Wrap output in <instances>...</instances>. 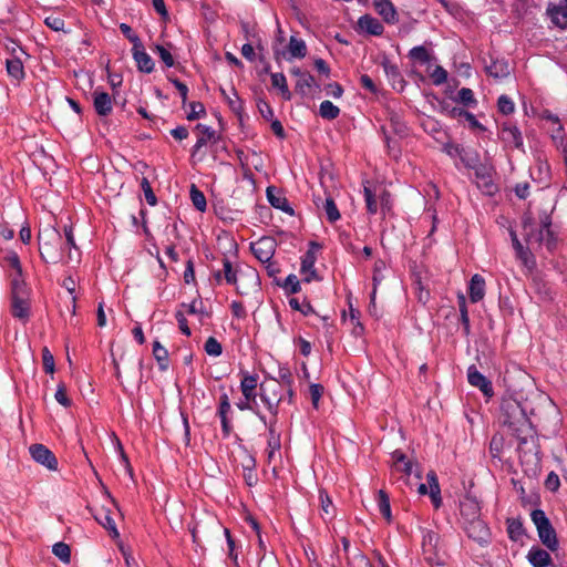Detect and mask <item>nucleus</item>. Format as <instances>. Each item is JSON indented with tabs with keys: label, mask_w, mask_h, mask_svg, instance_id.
<instances>
[{
	"label": "nucleus",
	"mask_w": 567,
	"mask_h": 567,
	"mask_svg": "<svg viewBox=\"0 0 567 567\" xmlns=\"http://www.w3.org/2000/svg\"><path fill=\"white\" fill-rule=\"evenodd\" d=\"M503 423L509 427L518 442L519 457L537 454L535 430L528 414H534L529 402L505 398L501 403Z\"/></svg>",
	"instance_id": "nucleus-1"
},
{
	"label": "nucleus",
	"mask_w": 567,
	"mask_h": 567,
	"mask_svg": "<svg viewBox=\"0 0 567 567\" xmlns=\"http://www.w3.org/2000/svg\"><path fill=\"white\" fill-rule=\"evenodd\" d=\"M221 277L227 284L236 286L237 291L241 295L247 293L248 288L256 290L259 287V276L255 269L234 268L228 258L223 259V270L215 274L217 281H220Z\"/></svg>",
	"instance_id": "nucleus-2"
},
{
	"label": "nucleus",
	"mask_w": 567,
	"mask_h": 567,
	"mask_svg": "<svg viewBox=\"0 0 567 567\" xmlns=\"http://www.w3.org/2000/svg\"><path fill=\"white\" fill-rule=\"evenodd\" d=\"M11 315L27 322L30 317V292L23 278L11 279Z\"/></svg>",
	"instance_id": "nucleus-3"
},
{
	"label": "nucleus",
	"mask_w": 567,
	"mask_h": 567,
	"mask_svg": "<svg viewBox=\"0 0 567 567\" xmlns=\"http://www.w3.org/2000/svg\"><path fill=\"white\" fill-rule=\"evenodd\" d=\"M39 250L45 262L56 264L60 260L58 246L61 245V235L54 227H47L38 235Z\"/></svg>",
	"instance_id": "nucleus-4"
},
{
	"label": "nucleus",
	"mask_w": 567,
	"mask_h": 567,
	"mask_svg": "<svg viewBox=\"0 0 567 567\" xmlns=\"http://www.w3.org/2000/svg\"><path fill=\"white\" fill-rule=\"evenodd\" d=\"M530 518L536 526L542 544L550 551H556L559 546L557 534L545 512L543 509H534L530 513Z\"/></svg>",
	"instance_id": "nucleus-5"
},
{
	"label": "nucleus",
	"mask_w": 567,
	"mask_h": 567,
	"mask_svg": "<svg viewBox=\"0 0 567 567\" xmlns=\"http://www.w3.org/2000/svg\"><path fill=\"white\" fill-rule=\"evenodd\" d=\"M463 529L468 538L473 539L478 545L486 546L489 543V528L481 518L463 523Z\"/></svg>",
	"instance_id": "nucleus-6"
},
{
	"label": "nucleus",
	"mask_w": 567,
	"mask_h": 567,
	"mask_svg": "<svg viewBox=\"0 0 567 567\" xmlns=\"http://www.w3.org/2000/svg\"><path fill=\"white\" fill-rule=\"evenodd\" d=\"M321 248L316 241H310L308 251L301 259V274L305 276L303 280L310 282L313 279H318L315 264L317 261V251Z\"/></svg>",
	"instance_id": "nucleus-7"
},
{
	"label": "nucleus",
	"mask_w": 567,
	"mask_h": 567,
	"mask_svg": "<svg viewBox=\"0 0 567 567\" xmlns=\"http://www.w3.org/2000/svg\"><path fill=\"white\" fill-rule=\"evenodd\" d=\"M250 249L259 261L266 264L274 257L276 241L271 237H261L256 243H251Z\"/></svg>",
	"instance_id": "nucleus-8"
},
{
	"label": "nucleus",
	"mask_w": 567,
	"mask_h": 567,
	"mask_svg": "<svg viewBox=\"0 0 567 567\" xmlns=\"http://www.w3.org/2000/svg\"><path fill=\"white\" fill-rule=\"evenodd\" d=\"M32 458L50 471L58 470V460L54 454L43 444H32L29 447Z\"/></svg>",
	"instance_id": "nucleus-9"
},
{
	"label": "nucleus",
	"mask_w": 567,
	"mask_h": 567,
	"mask_svg": "<svg viewBox=\"0 0 567 567\" xmlns=\"http://www.w3.org/2000/svg\"><path fill=\"white\" fill-rule=\"evenodd\" d=\"M549 226H550V221H549L548 217L545 216V218L543 220V226L539 229V231L537 234L528 233L526 235L527 244L528 245H530L533 243L542 244L545 241L547 248L551 249L555 245V237H554V234L550 230Z\"/></svg>",
	"instance_id": "nucleus-10"
},
{
	"label": "nucleus",
	"mask_w": 567,
	"mask_h": 567,
	"mask_svg": "<svg viewBox=\"0 0 567 567\" xmlns=\"http://www.w3.org/2000/svg\"><path fill=\"white\" fill-rule=\"evenodd\" d=\"M549 226H550V221H549L548 217L545 216V218L543 220V226L539 229V231L537 234L528 233L526 235L527 244L528 245H530L533 243L542 244L545 241L547 248L551 249L555 245V237H554V234L550 230Z\"/></svg>",
	"instance_id": "nucleus-11"
},
{
	"label": "nucleus",
	"mask_w": 567,
	"mask_h": 567,
	"mask_svg": "<svg viewBox=\"0 0 567 567\" xmlns=\"http://www.w3.org/2000/svg\"><path fill=\"white\" fill-rule=\"evenodd\" d=\"M460 513L463 523L480 519L481 518V506L477 499L471 495H466L460 502Z\"/></svg>",
	"instance_id": "nucleus-12"
},
{
	"label": "nucleus",
	"mask_w": 567,
	"mask_h": 567,
	"mask_svg": "<svg viewBox=\"0 0 567 567\" xmlns=\"http://www.w3.org/2000/svg\"><path fill=\"white\" fill-rule=\"evenodd\" d=\"M467 380L472 386L478 388L487 398L494 395L491 381L484 377L475 365H471L467 370Z\"/></svg>",
	"instance_id": "nucleus-13"
},
{
	"label": "nucleus",
	"mask_w": 567,
	"mask_h": 567,
	"mask_svg": "<svg viewBox=\"0 0 567 567\" xmlns=\"http://www.w3.org/2000/svg\"><path fill=\"white\" fill-rule=\"evenodd\" d=\"M501 140L508 146L517 150L523 148V136L519 128L508 122L503 123L501 133Z\"/></svg>",
	"instance_id": "nucleus-14"
},
{
	"label": "nucleus",
	"mask_w": 567,
	"mask_h": 567,
	"mask_svg": "<svg viewBox=\"0 0 567 567\" xmlns=\"http://www.w3.org/2000/svg\"><path fill=\"white\" fill-rule=\"evenodd\" d=\"M375 11L386 23H396L399 21L396 10L390 0H373Z\"/></svg>",
	"instance_id": "nucleus-15"
},
{
	"label": "nucleus",
	"mask_w": 567,
	"mask_h": 567,
	"mask_svg": "<svg viewBox=\"0 0 567 567\" xmlns=\"http://www.w3.org/2000/svg\"><path fill=\"white\" fill-rule=\"evenodd\" d=\"M547 13L551 18L553 23L561 29L567 28V0H561L557 6H549Z\"/></svg>",
	"instance_id": "nucleus-16"
},
{
	"label": "nucleus",
	"mask_w": 567,
	"mask_h": 567,
	"mask_svg": "<svg viewBox=\"0 0 567 567\" xmlns=\"http://www.w3.org/2000/svg\"><path fill=\"white\" fill-rule=\"evenodd\" d=\"M133 58L141 72L151 73L154 70V62L150 54L145 52L143 43L138 48H133Z\"/></svg>",
	"instance_id": "nucleus-17"
},
{
	"label": "nucleus",
	"mask_w": 567,
	"mask_h": 567,
	"mask_svg": "<svg viewBox=\"0 0 567 567\" xmlns=\"http://www.w3.org/2000/svg\"><path fill=\"white\" fill-rule=\"evenodd\" d=\"M527 559L533 567H548L553 561L549 553L540 547H532Z\"/></svg>",
	"instance_id": "nucleus-18"
},
{
	"label": "nucleus",
	"mask_w": 567,
	"mask_h": 567,
	"mask_svg": "<svg viewBox=\"0 0 567 567\" xmlns=\"http://www.w3.org/2000/svg\"><path fill=\"white\" fill-rule=\"evenodd\" d=\"M358 25L361 30L372 35H381L383 33L382 23L372 16L364 14L359 18Z\"/></svg>",
	"instance_id": "nucleus-19"
},
{
	"label": "nucleus",
	"mask_w": 567,
	"mask_h": 567,
	"mask_svg": "<svg viewBox=\"0 0 567 567\" xmlns=\"http://www.w3.org/2000/svg\"><path fill=\"white\" fill-rule=\"evenodd\" d=\"M485 71L494 79H504L509 75V65L505 60H491L489 64L485 65Z\"/></svg>",
	"instance_id": "nucleus-20"
},
{
	"label": "nucleus",
	"mask_w": 567,
	"mask_h": 567,
	"mask_svg": "<svg viewBox=\"0 0 567 567\" xmlns=\"http://www.w3.org/2000/svg\"><path fill=\"white\" fill-rule=\"evenodd\" d=\"M468 295L472 302L481 301L485 296V280L480 275H474L470 281Z\"/></svg>",
	"instance_id": "nucleus-21"
},
{
	"label": "nucleus",
	"mask_w": 567,
	"mask_h": 567,
	"mask_svg": "<svg viewBox=\"0 0 567 567\" xmlns=\"http://www.w3.org/2000/svg\"><path fill=\"white\" fill-rule=\"evenodd\" d=\"M94 109L101 116H106L112 112V100L106 92H94Z\"/></svg>",
	"instance_id": "nucleus-22"
},
{
	"label": "nucleus",
	"mask_w": 567,
	"mask_h": 567,
	"mask_svg": "<svg viewBox=\"0 0 567 567\" xmlns=\"http://www.w3.org/2000/svg\"><path fill=\"white\" fill-rule=\"evenodd\" d=\"M258 378L256 375H250L248 373L243 374V379L240 382V390L243 395L248 401L256 402V388H257Z\"/></svg>",
	"instance_id": "nucleus-23"
},
{
	"label": "nucleus",
	"mask_w": 567,
	"mask_h": 567,
	"mask_svg": "<svg viewBox=\"0 0 567 567\" xmlns=\"http://www.w3.org/2000/svg\"><path fill=\"white\" fill-rule=\"evenodd\" d=\"M267 198H268L269 203L271 204V206H274L275 208H278L282 212L289 213L290 215L293 214V210L289 206L288 200L285 197H282L281 195L276 194L275 187L270 186L267 188Z\"/></svg>",
	"instance_id": "nucleus-24"
},
{
	"label": "nucleus",
	"mask_w": 567,
	"mask_h": 567,
	"mask_svg": "<svg viewBox=\"0 0 567 567\" xmlns=\"http://www.w3.org/2000/svg\"><path fill=\"white\" fill-rule=\"evenodd\" d=\"M196 130L202 133V135L198 137L196 144L194 145V150L192 153V157L194 158L197 154V152L207 144V142L215 137L216 132L204 124H197Z\"/></svg>",
	"instance_id": "nucleus-25"
},
{
	"label": "nucleus",
	"mask_w": 567,
	"mask_h": 567,
	"mask_svg": "<svg viewBox=\"0 0 567 567\" xmlns=\"http://www.w3.org/2000/svg\"><path fill=\"white\" fill-rule=\"evenodd\" d=\"M94 517L104 528L110 532L113 538H117L120 536L114 519L111 516L110 509L104 508L101 514L95 515Z\"/></svg>",
	"instance_id": "nucleus-26"
},
{
	"label": "nucleus",
	"mask_w": 567,
	"mask_h": 567,
	"mask_svg": "<svg viewBox=\"0 0 567 567\" xmlns=\"http://www.w3.org/2000/svg\"><path fill=\"white\" fill-rule=\"evenodd\" d=\"M220 93L224 96V99L227 101L229 107L231 111L240 116L244 107H243V101L237 94V91L233 87L231 89V95H229L225 89L220 87Z\"/></svg>",
	"instance_id": "nucleus-27"
},
{
	"label": "nucleus",
	"mask_w": 567,
	"mask_h": 567,
	"mask_svg": "<svg viewBox=\"0 0 567 567\" xmlns=\"http://www.w3.org/2000/svg\"><path fill=\"white\" fill-rule=\"evenodd\" d=\"M6 65L8 74L14 80L20 81L24 78V69L20 59H8Z\"/></svg>",
	"instance_id": "nucleus-28"
},
{
	"label": "nucleus",
	"mask_w": 567,
	"mask_h": 567,
	"mask_svg": "<svg viewBox=\"0 0 567 567\" xmlns=\"http://www.w3.org/2000/svg\"><path fill=\"white\" fill-rule=\"evenodd\" d=\"M288 50L291 58H305L307 54V45L303 40L290 37Z\"/></svg>",
	"instance_id": "nucleus-29"
},
{
	"label": "nucleus",
	"mask_w": 567,
	"mask_h": 567,
	"mask_svg": "<svg viewBox=\"0 0 567 567\" xmlns=\"http://www.w3.org/2000/svg\"><path fill=\"white\" fill-rule=\"evenodd\" d=\"M153 355L156 359L159 369L162 371L166 370L168 368V352L167 350L161 344L159 341L153 342Z\"/></svg>",
	"instance_id": "nucleus-30"
},
{
	"label": "nucleus",
	"mask_w": 567,
	"mask_h": 567,
	"mask_svg": "<svg viewBox=\"0 0 567 567\" xmlns=\"http://www.w3.org/2000/svg\"><path fill=\"white\" fill-rule=\"evenodd\" d=\"M271 84L274 87H277L280 91L285 100L291 99V93L288 89L286 76L282 73H272Z\"/></svg>",
	"instance_id": "nucleus-31"
},
{
	"label": "nucleus",
	"mask_w": 567,
	"mask_h": 567,
	"mask_svg": "<svg viewBox=\"0 0 567 567\" xmlns=\"http://www.w3.org/2000/svg\"><path fill=\"white\" fill-rule=\"evenodd\" d=\"M320 116L326 120H334L339 116L340 110L332 102L326 100L321 102L319 107Z\"/></svg>",
	"instance_id": "nucleus-32"
},
{
	"label": "nucleus",
	"mask_w": 567,
	"mask_h": 567,
	"mask_svg": "<svg viewBox=\"0 0 567 567\" xmlns=\"http://www.w3.org/2000/svg\"><path fill=\"white\" fill-rule=\"evenodd\" d=\"M507 533L512 540H518L524 534V527L519 519L508 518L507 519Z\"/></svg>",
	"instance_id": "nucleus-33"
},
{
	"label": "nucleus",
	"mask_w": 567,
	"mask_h": 567,
	"mask_svg": "<svg viewBox=\"0 0 567 567\" xmlns=\"http://www.w3.org/2000/svg\"><path fill=\"white\" fill-rule=\"evenodd\" d=\"M513 247L516 251L517 258H519L526 266L529 264V249L525 248L522 243L518 240L515 231L511 233Z\"/></svg>",
	"instance_id": "nucleus-34"
},
{
	"label": "nucleus",
	"mask_w": 567,
	"mask_h": 567,
	"mask_svg": "<svg viewBox=\"0 0 567 567\" xmlns=\"http://www.w3.org/2000/svg\"><path fill=\"white\" fill-rule=\"evenodd\" d=\"M313 84V76L309 72H306L302 73V76L297 80L296 90L300 92L302 95H306L311 91Z\"/></svg>",
	"instance_id": "nucleus-35"
},
{
	"label": "nucleus",
	"mask_w": 567,
	"mask_h": 567,
	"mask_svg": "<svg viewBox=\"0 0 567 567\" xmlns=\"http://www.w3.org/2000/svg\"><path fill=\"white\" fill-rule=\"evenodd\" d=\"M52 553L64 564L71 560V549L68 544L59 542L53 545Z\"/></svg>",
	"instance_id": "nucleus-36"
},
{
	"label": "nucleus",
	"mask_w": 567,
	"mask_h": 567,
	"mask_svg": "<svg viewBox=\"0 0 567 567\" xmlns=\"http://www.w3.org/2000/svg\"><path fill=\"white\" fill-rule=\"evenodd\" d=\"M378 498H379L380 513L388 522H390L392 516H391V506H390V499H389L388 494L383 489H380L378 492Z\"/></svg>",
	"instance_id": "nucleus-37"
},
{
	"label": "nucleus",
	"mask_w": 567,
	"mask_h": 567,
	"mask_svg": "<svg viewBox=\"0 0 567 567\" xmlns=\"http://www.w3.org/2000/svg\"><path fill=\"white\" fill-rule=\"evenodd\" d=\"M190 199L193 202V205L199 210L205 212L206 210V198L195 184L190 186Z\"/></svg>",
	"instance_id": "nucleus-38"
},
{
	"label": "nucleus",
	"mask_w": 567,
	"mask_h": 567,
	"mask_svg": "<svg viewBox=\"0 0 567 567\" xmlns=\"http://www.w3.org/2000/svg\"><path fill=\"white\" fill-rule=\"evenodd\" d=\"M349 567H372L368 557L359 549L355 550L352 557H347Z\"/></svg>",
	"instance_id": "nucleus-39"
},
{
	"label": "nucleus",
	"mask_w": 567,
	"mask_h": 567,
	"mask_svg": "<svg viewBox=\"0 0 567 567\" xmlns=\"http://www.w3.org/2000/svg\"><path fill=\"white\" fill-rule=\"evenodd\" d=\"M323 208L330 223H334L340 218L339 209L331 197L326 199Z\"/></svg>",
	"instance_id": "nucleus-40"
},
{
	"label": "nucleus",
	"mask_w": 567,
	"mask_h": 567,
	"mask_svg": "<svg viewBox=\"0 0 567 567\" xmlns=\"http://www.w3.org/2000/svg\"><path fill=\"white\" fill-rule=\"evenodd\" d=\"M204 349L208 355L219 357L223 352V347L220 342L214 337H209L204 346Z\"/></svg>",
	"instance_id": "nucleus-41"
},
{
	"label": "nucleus",
	"mask_w": 567,
	"mask_h": 567,
	"mask_svg": "<svg viewBox=\"0 0 567 567\" xmlns=\"http://www.w3.org/2000/svg\"><path fill=\"white\" fill-rule=\"evenodd\" d=\"M498 111L504 115H509L515 111V104L507 95H501L497 101Z\"/></svg>",
	"instance_id": "nucleus-42"
},
{
	"label": "nucleus",
	"mask_w": 567,
	"mask_h": 567,
	"mask_svg": "<svg viewBox=\"0 0 567 567\" xmlns=\"http://www.w3.org/2000/svg\"><path fill=\"white\" fill-rule=\"evenodd\" d=\"M458 308H460L461 321H462V324L464 328V332H465V334H468L470 333V318H468L466 300H465L464 296H461L458 298Z\"/></svg>",
	"instance_id": "nucleus-43"
},
{
	"label": "nucleus",
	"mask_w": 567,
	"mask_h": 567,
	"mask_svg": "<svg viewBox=\"0 0 567 567\" xmlns=\"http://www.w3.org/2000/svg\"><path fill=\"white\" fill-rule=\"evenodd\" d=\"M42 363L47 373L53 374L55 370L54 357L50 350L44 347L42 349Z\"/></svg>",
	"instance_id": "nucleus-44"
},
{
	"label": "nucleus",
	"mask_w": 567,
	"mask_h": 567,
	"mask_svg": "<svg viewBox=\"0 0 567 567\" xmlns=\"http://www.w3.org/2000/svg\"><path fill=\"white\" fill-rule=\"evenodd\" d=\"M141 187L144 192V196H145V199L146 202L151 205V206H155L156 203H157V198L151 187V184L148 182V179L146 177H143L142 181H141Z\"/></svg>",
	"instance_id": "nucleus-45"
},
{
	"label": "nucleus",
	"mask_w": 567,
	"mask_h": 567,
	"mask_svg": "<svg viewBox=\"0 0 567 567\" xmlns=\"http://www.w3.org/2000/svg\"><path fill=\"white\" fill-rule=\"evenodd\" d=\"M364 199H365L368 212L370 214H377L378 202H377L375 195L372 193V190L368 186H364Z\"/></svg>",
	"instance_id": "nucleus-46"
},
{
	"label": "nucleus",
	"mask_w": 567,
	"mask_h": 567,
	"mask_svg": "<svg viewBox=\"0 0 567 567\" xmlns=\"http://www.w3.org/2000/svg\"><path fill=\"white\" fill-rule=\"evenodd\" d=\"M260 390H262V388ZM259 396L261 401L266 404L268 411L276 416L278 413V404L280 402V399H270L262 391H260Z\"/></svg>",
	"instance_id": "nucleus-47"
},
{
	"label": "nucleus",
	"mask_w": 567,
	"mask_h": 567,
	"mask_svg": "<svg viewBox=\"0 0 567 567\" xmlns=\"http://www.w3.org/2000/svg\"><path fill=\"white\" fill-rule=\"evenodd\" d=\"M120 29L122 33L127 38V40L133 44V48L141 47V39L135 33H133L132 28L128 24L121 23Z\"/></svg>",
	"instance_id": "nucleus-48"
},
{
	"label": "nucleus",
	"mask_w": 567,
	"mask_h": 567,
	"mask_svg": "<svg viewBox=\"0 0 567 567\" xmlns=\"http://www.w3.org/2000/svg\"><path fill=\"white\" fill-rule=\"evenodd\" d=\"M54 398L61 405L65 408H69L71 405V400L66 395V388L64 383H60L58 385Z\"/></svg>",
	"instance_id": "nucleus-49"
},
{
	"label": "nucleus",
	"mask_w": 567,
	"mask_h": 567,
	"mask_svg": "<svg viewBox=\"0 0 567 567\" xmlns=\"http://www.w3.org/2000/svg\"><path fill=\"white\" fill-rule=\"evenodd\" d=\"M410 56L414 60L422 62V63H426L430 60L429 52L426 51V49L424 47H421V45L414 47L410 51Z\"/></svg>",
	"instance_id": "nucleus-50"
},
{
	"label": "nucleus",
	"mask_w": 567,
	"mask_h": 567,
	"mask_svg": "<svg viewBox=\"0 0 567 567\" xmlns=\"http://www.w3.org/2000/svg\"><path fill=\"white\" fill-rule=\"evenodd\" d=\"M189 106L190 112L187 114V120L194 121L205 114V107L200 102H192Z\"/></svg>",
	"instance_id": "nucleus-51"
},
{
	"label": "nucleus",
	"mask_w": 567,
	"mask_h": 567,
	"mask_svg": "<svg viewBox=\"0 0 567 567\" xmlns=\"http://www.w3.org/2000/svg\"><path fill=\"white\" fill-rule=\"evenodd\" d=\"M44 23L54 31H62L64 29V20L58 16L47 17Z\"/></svg>",
	"instance_id": "nucleus-52"
},
{
	"label": "nucleus",
	"mask_w": 567,
	"mask_h": 567,
	"mask_svg": "<svg viewBox=\"0 0 567 567\" xmlns=\"http://www.w3.org/2000/svg\"><path fill=\"white\" fill-rule=\"evenodd\" d=\"M155 51L157 52L161 60L165 63L166 66L171 68L174 65L173 55L167 49H165L163 45H156Z\"/></svg>",
	"instance_id": "nucleus-53"
},
{
	"label": "nucleus",
	"mask_w": 567,
	"mask_h": 567,
	"mask_svg": "<svg viewBox=\"0 0 567 567\" xmlns=\"http://www.w3.org/2000/svg\"><path fill=\"white\" fill-rule=\"evenodd\" d=\"M309 392H310L312 405H313V408L317 409L318 404H319V400L323 393V386L321 384H311Z\"/></svg>",
	"instance_id": "nucleus-54"
},
{
	"label": "nucleus",
	"mask_w": 567,
	"mask_h": 567,
	"mask_svg": "<svg viewBox=\"0 0 567 567\" xmlns=\"http://www.w3.org/2000/svg\"><path fill=\"white\" fill-rule=\"evenodd\" d=\"M284 287L290 292V293H297L300 291V282L296 275H289L286 278Z\"/></svg>",
	"instance_id": "nucleus-55"
},
{
	"label": "nucleus",
	"mask_w": 567,
	"mask_h": 567,
	"mask_svg": "<svg viewBox=\"0 0 567 567\" xmlns=\"http://www.w3.org/2000/svg\"><path fill=\"white\" fill-rule=\"evenodd\" d=\"M432 81L435 85L443 84L447 79V72L440 65H437L431 74Z\"/></svg>",
	"instance_id": "nucleus-56"
},
{
	"label": "nucleus",
	"mask_w": 567,
	"mask_h": 567,
	"mask_svg": "<svg viewBox=\"0 0 567 567\" xmlns=\"http://www.w3.org/2000/svg\"><path fill=\"white\" fill-rule=\"evenodd\" d=\"M457 95H458V100L465 105L475 103L473 91L468 87H462L458 91Z\"/></svg>",
	"instance_id": "nucleus-57"
},
{
	"label": "nucleus",
	"mask_w": 567,
	"mask_h": 567,
	"mask_svg": "<svg viewBox=\"0 0 567 567\" xmlns=\"http://www.w3.org/2000/svg\"><path fill=\"white\" fill-rule=\"evenodd\" d=\"M8 261L10 266L16 270V275L12 278H22V267L18 255L12 252L8 256Z\"/></svg>",
	"instance_id": "nucleus-58"
},
{
	"label": "nucleus",
	"mask_w": 567,
	"mask_h": 567,
	"mask_svg": "<svg viewBox=\"0 0 567 567\" xmlns=\"http://www.w3.org/2000/svg\"><path fill=\"white\" fill-rule=\"evenodd\" d=\"M321 509L326 515H330L333 509L332 501L324 491H320Z\"/></svg>",
	"instance_id": "nucleus-59"
},
{
	"label": "nucleus",
	"mask_w": 567,
	"mask_h": 567,
	"mask_svg": "<svg viewBox=\"0 0 567 567\" xmlns=\"http://www.w3.org/2000/svg\"><path fill=\"white\" fill-rule=\"evenodd\" d=\"M255 405H256V402L255 401H248L247 399L244 398L243 401L238 402L237 403V408L241 411L244 410H250V411H254L259 417L260 420L266 423V420H265V416L259 414V412L255 409Z\"/></svg>",
	"instance_id": "nucleus-60"
},
{
	"label": "nucleus",
	"mask_w": 567,
	"mask_h": 567,
	"mask_svg": "<svg viewBox=\"0 0 567 567\" xmlns=\"http://www.w3.org/2000/svg\"><path fill=\"white\" fill-rule=\"evenodd\" d=\"M560 482L557 474L550 472L546 478L545 486L551 492H556L559 488Z\"/></svg>",
	"instance_id": "nucleus-61"
},
{
	"label": "nucleus",
	"mask_w": 567,
	"mask_h": 567,
	"mask_svg": "<svg viewBox=\"0 0 567 567\" xmlns=\"http://www.w3.org/2000/svg\"><path fill=\"white\" fill-rule=\"evenodd\" d=\"M413 463L409 460H406L402 466H399L398 471H402L405 475L410 476L411 474H414L416 478H421V472L416 468H413Z\"/></svg>",
	"instance_id": "nucleus-62"
},
{
	"label": "nucleus",
	"mask_w": 567,
	"mask_h": 567,
	"mask_svg": "<svg viewBox=\"0 0 567 567\" xmlns=\"http://www.w3.org/2000/svg\"><path fill=\"white\" fill-rule=\"evenodd\" d=\"M257 106L264 118L270 120L274 116V111L267 102L260 100Z\"/></svg>",
	"instance_id": "nucleus-63"
},
{
	"label": "nucleus",
	"mask_w": 567,
	"mask_h": 567,
	"mask_svg": "<svg viewBox=\"0 0 567 567\" xmlns=\"http://www.w3.org/2000/svg\"><path fill=\"white\" fill-rule=\"evenodd\" d=\"M120 549L125 559L126 567H140L136 564V561H135L134 557L132 556L131 551L128 550V548H125L123 545H121Z\"/></svg>",
	"instance_id": "nucleus-64"
}]
</instances>
